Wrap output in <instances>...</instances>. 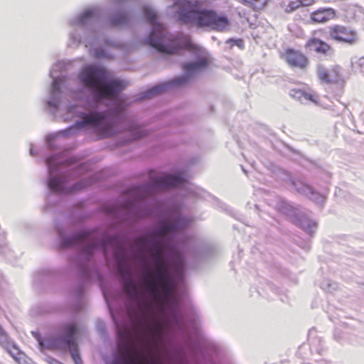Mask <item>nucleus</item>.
Masks as SVG:
<instances>
[{
    "instance_id": "35",
    "label": "nucleus",
    "mask_w": 364,
    "mask_h": 364,
    "mask_svg": "<svg viewBox=\"0 0 364 364\" xmlns=\"http://www.w3.org/2000/svg\"><path fill=\"white\" fill-rule=\"evenodd\" d=\"M95 245H92L91 248L93 249V248H95Z\"/></svg>"
},
{
    "instance_id": "2",
    "label": "nucleus",
    "mask_w": 364,
    "mask_h": 364,
    "mask_svg": "<svg viewBox=\"0 0 364 364\" xmlns=\"http://www.w3.org/2000/svg\"><path fill=\"white\" fill-rule=\"evenodd\" d=\"M206 0H178L176 3L178 7V20L185 23H193L198 27H208L217 31L229 29L230 22L227 16L218 14L212 9H204Z\"/></svg>"
},
{
    "instance_id": "30",
    "label": "nucleus",
    "mask_w": 364,
    "mask_h": 364,
    "mask_svg": "<svg viewBox=\"0 0 364 364\" xmlns=\"http://www.w3.org/2000/svg\"><path fill=\"white\" fill-rule=\"evenodd\" d=\"M77 237L80 239V240H83L84 238L86 237V234L85 233H81L80 235H77Z\"/></svg>"
},
{
    "instance_id": "17",
    "label": "nucleus",
    "mask_w": 364,
    "mask_h": 364,
    "mask_svg": "<svg viewBox=\"0 0 364 364\" xmlns=\"http://www.w3.org/2000/svg\"><path fill=\"white\" fill-rule=\"evenodd\" d=\"M76 330L75 326L73 324L68 325L65 328V341L70 348L75 346L74 336L76 333Z\"/></svg>"
},
{
    "instance_id": "33",
    "label": "nucleus",
    "mask_w": 364,
    "mask_h": 364,
    "mask_svg": "<svg viewBox=\"0 0 364 364\" xmlns=\"http://www.w3.org/2000/svg\"><path fill=\"white\" fill-rule=\"evenodd\" d=\"M82 187L80 186V184H77L76 186L75 187V189H81Z\"/></svg>"
},
{
    "instance_id": "31",
    "label": "nucleus",
    "mask_w": 364,
    "mask_h": 364,
    "mask_svg": "<svg viewBox=\"0 0 364 364\" xmlns=\"http://www.w3.org/2000/svg\"><path fill=\"white\" fill-rule=\"evenodd\" d=\"M71 350H72L73 358L75 360L76 358L77 357V353L75 351H73L72 349H71Z\"/></svg>"
},
{
    "instance_id": "5",
    "label": "nucleus",
    "mask_w": 364,
    "mask_h": 364,
    "mask_svg": "<svg viewBox=\"0 0 364 364\" xmlns=\"http://www.w3.org/2000/svg\"><path fill=\"white\" fill-rule=\"evenodd\" d=\"M118 351L122 355L123 364H162L161 360L156 356H146L136 348V345L129 333L120 335L118 343Z\"/></svg>"
},
{
    "instance_id": "26",
    "label": "nucleus",
    "mask_w": 364,
    "mask_h": 364,
    "mask_svg": "<svg viewBox=\"0 0 364 364\" xmlns=\"http://www.w3.org/2000/svg\"><path fill=\"white\" fill-rule=\"evenodd\" d=\"M95 14V11L93 10H87L85 11L83 14L82 15V20H85L87 18H89L90 17H92Z\"/></svg>"
},
{
    "instance_id": "32",
    "label": "nucleus",
    "mask_w": 364,
    "mask_h": 364,
    "mask_svg": "<svg viewBox=\"0 0 364 364\" xmlns=\"http://www.w3.org/2000/svg\"><path fill=\"white\" fill-rule=\"evenodd\" d=\"M52 159H52L51 157H50V158H48V159H47V164H48V165L50 166Z\"/></svg>"
},
{
    "instance_id": "20",
    "label": "nucleus",
    "mask_w": 364,
    "mask_h": 364,
    "mask_svg": "<svg viewBox=\"0 0 364 364\" xmlns=\"http://www.w3.org/2000/svg\"><path fill=\"white\" fill-rule=\"evenodd\" d=\"M336 14L333 9L320 8V22H326L336 18Z\"/></svg>"
},
{
    "instance_id": "29",
    "label": "nucleus",
    "mask_w": 364,
    "mask_h": 364,
    "mask_svg": "<svg viewBox=\"0 0 364 364\" xmlns=\"http://www.w3.org/2000/svg\"><path fill=\"white\" fill-rule=\"evenodd\" d=\"M359 66L363 73H364V58L360 59Z\"/></svg>"
},
{
    "instance_id": "11",
    "label": "nucleus",
    "mask_w": 364,
    "mask_h": 364,
    "mask_svg": "<svg viewBox=\"0 0 364 364\" xmlns=\"http://www.w3.org/2000/svg\"><path fill=\"white\" fill-rule=\"evenodd\" d=\"M119 272L122 275H127L123 282V289L132 298H135L138 296L137 287L134 282L131 278L130 272L129 269L124 268L119 265L118 267Z\"/></svg>"
},
{
    "instance_id": "3",
    "label": "nucleus",
    "mask_w": 364,
    "mask_h": 364,
    "mask_svg": "<svg viewBox=\"0 0 364 364\" xmlns=\"http://www.w3.org/2000/svg\"><path fill=\"white\" fill-rule=\"evenodd\" d=\"M82 84L94 93L97 101L112 99L126 87L127 84L121 80H108V73L104 68L89 65L80 74Z\"/></svg>"
},
{
    "instance_id": "13",
    "label": "nucleus",
    "mask_w": 364,
    "mask_h": 364,
    "mask_svg": "<svg viewBox=\"0 0 364 364\" xmlns=\"http://www.w3.org/2000/svg\"><path fill=\"white\" fill-rule=\"evenodd\" d=\"M291 97L296 99L299 101H311L316 102V95H313L310 89H292L290 92Z\"/></svg>"
},
{
    "instance_id": "34",
    "label": "nucleus",
    "mask_w": 364,
    "mask_h": 364,
    "mask_svg": "<svg viewBox=\"0 0 364 364\" xmlns=\"http://www.w3.org/2000/svg\"><path fill=\"white\" fill-rule=\"evenodd\" d=\"M145 198V196H138V197H136L135 199H136V200H139V199H142V198Z\"/></svg>"
},
{
    "instance_id": "10",
    "label": "nucleus",
    "mask_w": 364,
    "mask_h": 364,
    "mask_svg": "<svg viewBox=\"0 0 364 364\" xmlns=\"http://www.w3.org/2000/svg\"><path fill=\"white\" fill-rule=\"evenodd\" d=\"M186 182V178L180 175L163 174L155 179L151 187L158 190L172 187H180Z\"/></svg>"
},
{
    "instance_id": "23",
    "label": "nucleus",
    "mask_w": 364,
    "mask_h": 364,
    "mask_svg": "<svg viewBox=\"0 0 364 364\" xmlns=\"http://www.w3.org/2000/svg\"><path fill=\"white\" fill-rule=\"evenodd\" d=\"M306 48L311 50L318 52V39L314 37L311 38L306 43Z\"/></svg>"
},
{
    "instance_id": "25",
    "label": "nucleus",
    "mask_w": 364,
    "mask_h": 364,
    "mask_svg": "<svg viewBox=\"0 0 364 364\" xmlns=\"http://www.w3.org/2000/svg\"><path fill=\"white\" fill-rule=\"evenodd\" d=\"M228 41L232 43V46H237L241 49L244 48V42L242 39H230Z\"/></svg>"
},
{
    "instance_id": "24",
    "label": "nucleus",
    "mask_w": 364,
    "mask_h": 364,
    "mask_svg": "<svg viewBox=\"0 0 364 364\" xmlns=\"http://www.w3.org/2000/svg\"><path fill=\"white\" fill-rule=\"evenodd\" d=\"M320 53L327 55H332L333 50L330 45L320 41Z\"/></svg>"
},
{
    "instance_id": "28",
    "label": "nucleus",
    "mask_w": 364,
    "mask_h": 364,
    "mask_svg": "<svg viewBox=\"0 0 364 364\" xmlns=\"http://www.w3.org/2000/svg\"><path fill=\"white\" fill-rule=\"evenodd\" d=\"M316 16H317V13L316 11L312 13L311 17L310 19L311 23H315L318 22V19L316 18Z\"/></svg>"
},
{
    "instance_id": "16",
    "label": "nucleus",
    "mask_w": 364,
    "mask_h": 364,
    "mask_svg": "<svg viewBox=\"0 0 364 364\" xmlns=\"http://www.w3.org/2000/svg\"><path fill=\"white\" fill-rule=\"evenodd\" d=\"M338 73L336 68L320 70V80L327 83H333L338 80Z\"/></svg>"
},
{
    "instance_id": "19",
    "label": "nucleus",
    "mask_w": 364,
    "mask_h": 364,
    "mask_svg": "<svg viewBox=\"0 0 364 364\" xmlns=\"http://www.w3.org/2000/svg\"><path fill=\"white\" fill-rule=\"evenodd\" d=\"M49 188L57 193H63L65 191L63 188V181L58 178H50L48 181Z\"/></svg>"
},
{
    "instance_id": "21",
    "label": "nucleus",
    "mask_w": 364,
    "mask_h": 364,
    "mask_svg": "<svg viewBox=\"0 0 364 364\" xmlns=\"http://www.w3.org/2000/svg\"><path fill=\"white\" fill-rule=\"evenodd\" d=\"M315 2V0H298L295 2H291L289 6H291V10H294L299 6H311Z\"/></svg>"
},
{
    "instance_id": "9",
    "label": "nucleus",
    "mask_w": 364,
    "mask_h": 364,
    "mask_svg": "<svg viewBox=\"0 0 364 364\" xmlns=\"http://www.w3.org/2000/svg\"><path fill=\"white\" fill-rule=\"evenodd\" d=\"M289 66L293 68L304 70L309 64L307 57L301 51L293 48H287L281 55Z\"/></svg>"
},
{
    "instance_id": "1",
    "label": "nucleus",
    "mask_w": 364,
    "mask_h": 364,
    "mask_svg": "<svg viewBox=\"0 0 364 364\" xmlns=\"http://www.w3.org/2000/svg\"><path fill=\"white\" fill-rule=\"evenodd\" d=\"M179 220L163 221L159 228L148 235L136 240L138 248L149 253L155 260V270L149 271L144 283L149 294L161 305L170 301L176 290V284L171 278L163 257V245L159 238L182 229Z\"/></svg>"
},
{
    "instance_id": "4",
    "label": "nucleus",
    "mask_w": 364,
    "mask_h": 364,
    "mask_svg": "<svg viewBox=\"0 0 364 364\" xmlns=\"http://www.w3.org/2000/svg\"><path fill=\"white\" fill-rule=\"evenodd\" d=\"M143 11L146 19L153 26L152 32L147 42L159 52L164 54H176L182 48H193L189 36H186L183 44H181L178 38H173L169 35L164 26L157 22L156 14L150 7L144 6Z\"/></svg>"
},
{
    "instance_id": "12",
    "label": "nucleus",
    "mask_w": 364,
    "mask_h": 364,
    "mask_svg": "<svg viewBox=\"0 0 364 364\" xmlns=\"http://www.w3.org/2000/svg\"><path fill=\"white\" fill-rule=\"evenodd\" d=\"M186 81V77H178L174 79L171 83L160 84L154 86L151 89L149 90L146 93L144 98H149L156 95L164 92L167 87L171 84L173 85H181Z\"/></svg>"
},
{
    "instance_id": "6",
    "label": "nucleus",
    "mask_w": 364,
    "mask_h": 364,
    "mask_svg": "<svg viewBox=\"0 0 364 364\" xmlns=\"http://www.w3.org/2000/svg\"><path fill=\"white\" fill-rule=\"evenodd\" d=\"M136 338L142 343L143 348L151 353L152 346L159 342L163 336V325L156 318L150 321L145 318L136 323Z\"/></svg>"
},
{
    "instance_id": "22",
    "label": "nucleus",
    "mask_w": 364,
    "mask_h": 364,
    "mask_svg": "<svg viewBox=\"0 0 364 364\" xmlns=\"http://www.w3.org/2000/svg\"><path fill=\"white\" fill-rule=\"evenodd\" d=\"M128 16L127 14H120L116 15L112 18V23L115 26L122 25L127 21Z\"/></svg>"
},
{
    "instance_id": "8",
    "label": "nucleus",
    "mask_w": 364,
    "mask_h": 364,
    "mask_svg": "<svg viewBox=\"0 0 364 364\" xmlns=\"http://www.w3.org/2000/svg\"><path fill=\"white\" fill-rule=\"evenodd\" d=\"M82 121L77 123V127H83L85 125H92L99 128L100 133L104 136H109L112 134L109 130L111 128L110 124H105V115L97 112H92L90 114H84L82 116Z\"/></svg>"
},
{
    "instance_id": "18",
    "label": "nucleus",
    "mask_w": 364,
    "mask_h": 364,
    "mask_svg": "<svg viewBox=\"0 0 364 364\" xmlns=\"http://www.w3.org/2000/svg\"><path fill=\"white\" fill-rule=\"evenodd\" d=\"M243 4L250 6L253 10L259 11L264 9L269 0H240Z\"/></svg>"
},
{
    "instance_id": "14",
    "label": "nucleus",
    "mask_w": 364,
    "mask_h": 364,
    "mask_svg": "<svg viewBox=\"0 0 364 364\" xmlns=\"http://www.w3.org/2000/svg\"><path fill=\"white\" fill-rule=\"evenodd\" d=\"M0 345L4 348L6 351L14 358L17 359L14 350L18 351V348L16 346L10 341L7 333L4 331L2 327L0 326Z\"/></svg>"
},
{
    "instance_id": "27",
    "label": "nucleus",
    "mask_w": 364,
    "mask_h": 364,
    "mask_svg": "<svg viewBox=\"0 0 364 364\" xmlns=\"http://www.w3.org/2000/svg\"><path fill=\"white\" fill-rule=\"evenodd\" d=\"M148 188L147 186H143L141 187L135 188L133 190H132V193H142L145 191Z\"/></svg>"
},
{
    "instance_id": "7",
    "label": "nucleus",
    "mask_w": 364,
    "mask_h": 364,
    "mask_svg": "<svg viewBox=\"0 0 364 364\" xmlns=\"http://www.w3.org/2000/svg\"><path fill=\"white\" fill-rule=\"evenodd\" d=\"M322 35L326 38L349 44L354 43L358 39L355 31L341 25H335L327 30H323Z\"/></svg>"
},
{
    "instance_id": "15",
    "label": "nucleus",
    "mask_w": 364,
    "mask_h": 364,
    "mask_svg": "<svg viewBox=\"0 0 364 364\" xmlns=\"http://www.w3.org/2000/svg\"><path fill=\"white\" fill-rule=\"evenodd\" d=\"M208 65V60L202 58L197 62L184 64L183 68L185 72L190 75L205 68Z\"/></svg>"
}]
</instances>
